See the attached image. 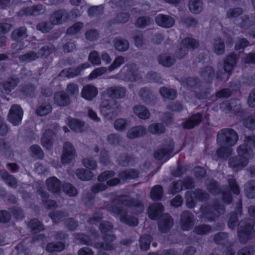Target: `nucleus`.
Segmentation results:
<instances>
[{"mask_svg":"<svg viewBox=\"0 0 255 255\" xmlns=\"http://www.w3.org/2000/svg\"><path fill=\"white\" fill-rule=\"evenodd\" d=\"M173 224V220L167 214H162L159 218L158 225L159 231L162 233H167L171 228Z\"/></svg>","mask_w":255,"mask_h":255,"instance_id":"obj_17","label":"nucleus"},{"mask_svg":"<svg viewBox=\"0 0 255 255\" xmlns=\"http://www.w3.org/2000/svg\"><path fill=\"white\" fill-rule=\"evenodd\" d=\"M243 124L248 128L250 129H255V113L245 119L243 120Z\"/></svg>","mask_w":255,"mask_h":255,"instance_id":"obj_63","label":"nucleus"},{"mask_svg":"<svg viewBox=\"0 0 255 255\" xmlns=\"http://www.w3.org/2000/svg\"><path fill=\"white\" fill-rule=\"evenodd\" d=\"M18 83V80L17 78H9L3 83V89L6 92H9L13 89Z\"/></svg>","mask_w":255,"mask_h":255,"instance_id":"obj_61","label":"nucleus"},{"mask_svg":"<svg viewBox=\"0 0 255 255\" xmlns=\"http://www.w3.org/2000/svg\"><path fill=\"white\" fill-rule=\"evenodd\" d=\"M19 91L25 97H32L36 95L35 87L31 84H26L21 86Z\"/></svg>","mask_w":255,"mask_h":255,"instance_id":"obj_37","label":"nucleus"},{"mask_svg":"<svg viewBox=\"0 0 255 255\" xmlns=\"http://www.w3.org/2000/svg\"><path fill=\"white\" fill-rule=\"evenodd\" d=\"M221 147L217 149L216 153L217 156L222 159H226L230 156L233 151L231 146L227 145H220Z\"/></svg>","mask_w":255,"mask_h":255,"instance_id":"obj_38","label":"nucleus"},{"mask_svg":"<svg viewBox=\"0 0 255 255\" xmlns=\"http://www.w3.org/2000/svg\"><path fill=\"white\" fill-rule=\"evenodd\" d=\"M49 217L55 223H58L63 220V219L68 216V213L65 211H55L50 212L49 214Z\"/></svg>","mask_w":255,"mask_h":255,"instance_id":"obj_43","label":"nucleus"},{"mask_svg":"<svg viewBox=\"0 0 255 255\" xmlns=\"http://www.w3.org/2000/svg\"><path fill=\"white\" fill-rule=\"evenodd\" d=\"M238 139L237 132L230 128L220 130L217 135V141L220 145L234 146L237 143Z\"/></svg>","mask_w":255,"mask_h":255,"instance_id":"obj_5","label":"nucleus"},{"mask_svg":"<svg viewBox=\"0 0 255 255\" xmlns=\"http://www.w3.org/2000/svg\"><path fill=\"white\" fill-rule=\"evenodd\" d=\"M133 113L139 119L142 120L148 119L150 113L146 107L143 105H137L133 108Z\"/></svg>","mask_w":255,"mask_h":255,"instance_id":"obj_30","label":"nucleus"},{"mask_svg":"<svg viewBox=\"0 0 255 255\" xmlns=\"http://www.w3.org/2000/svg\"><path fill=\"white\" fill-rule=\"evenodd\" d=\"M155 20L158 25L164 28L171 27L175 23V19L173 17L163 14H158Z\"/></svg>","mask_w":255,"mask_h":255,"instance_id":"obj_20","label":"nucleus"},{"mask_svg":"<svg viewBox=\"0 0 255 255\" xmlns=\"http://www.w3.org/2000/svg\"><path fill=\"white\" fill-rule=\"evenodd\" d=\"M200 80L196 78H188L182 82V85L187 88L189 90L196 88L199 84Z\"/></svg>","mask_w":255,"mask_h":255,"instance_id":"obj_59","label":"nucleus"},{"mask_svg":"<svg viewBox=\"0 0 255 255\" xmlns=\"http://www.w3.org/2000/svg\"><path fill=\"white\" fill-rule=\"evenodd\" d=\"M75 174L79 179L84 181L90 180L93 177L92 172L84 168L77 169L75 172Z\"/></svg>","mask_w":255,"mask_h":255,"instance_id":"obj_39","label":"nucleus"},{"mask_svg":"<svg viewBox=\"0 0 255 255\" xmlns=\"http://www.w3.org/2000/svg\"><path fill=\"white\" fill-rule=\"evenodd\" d=\"M70 17L69 14L64 9L55 11L50 16V20L53 24H58L66 21Z\"/></svg>","mask_w":255,"mask_h":255,"instance_id":"obj_21","label":"nucleus"},{"mask_svg":"<svg viewBox=\"0 0 255 255\" xmlns=\"http://www.w3.org/2000/svg\"><path fill=\"white\" fill-rule=\"evenodd\" d=\"M68 126L73 130L82 132L85 129V123L74 119H68Z\"/></svg>","mask_w":255,"mask_h":255,"instance_id":"obj_34","label":"nucleus"},{"mask_svg":"<svg viewBox=\"0 0 255 255\" xmlns=\"http://www.w3.org/2000/svg\"><path fill=\"white\" fill-rule=\"evenodd\" d=\"M199 43L195 39L186 37L181 42L180 47L175 52V56L178 59H182L187 54L189 49H195L198 47Z\"/></svg>","mask_w":255,"mask_h":255,"instance_id":"obj_7","label":"nucleus"},{"mask_svg":"<svg viewBox=\"0 0 255 255\" xmlns=\"http://www.w3.org/2000/svg\"><path fill=\"white\" fill-rule=\"evenodd\" d=\"M163 195L162 187L160 185L154 186L151 190L150 196L154 200H161Z\"/></svg>","mask_w":255,"mask_h":255,"instance_id":"obj_52","label":"nucleus"},{"mask_svg":"<svg viewBox=\"0 0 255 255\" xmlns=\"http://www.w3.org/2000/svg\"><path fill=\"white\" fill-rule=\"evenodd\" d=\"M252 147L255 148V136L246 137L244 143L237 148L238 156L229 159V167L235 171L241 170L246 167L254 156Z\"/></svg>","mask_w":255,"mask_h":255,"instance_id":"obj_2","label":"nucleus"},{"mask_svg":"<svg viewBox=\"0 0 255 255\" xmlns=\"http://www.w3.org/2000/svg\"><path fill=\"white\" fill-rule=\"evenodd\" d=\"M159 92L163 97L170 100L174 99L177 96V92L175 90L165 87L160 88Z\"/></svg>","mask_w":255,"mask_h":255,"instance_id":"obj_49","label":"nucleus"},{"mask_svg":"<svg viewBox=\"0 0 255 255\" xmlns=\"http://www.w3.org/2000/svg\"><path fill=\"white\" fill-rule=\"evenodd\" d=\"M237 62V55L232 53L228 55L224 61L225 72H219L217 73L216 78L219 80H227L231 72Z\"/></svg>","mask_w":255,"mask_h":255,"instance_id":"obj_8","label":"nucleus"},{"mask_svg":"<svg viewBox=\"0 0 255 255\" xmlns=\"http://www.w3.org/2000/svg\"><path fill=\"white\" fill-rule=\"evenodd\" d=\"M56 50L55 46L51 43L43 45L39 50L38 54L39 57H47Z\"/></svg>","mask_w":255,"mask_h":255,"instance_id":"obj_35","label":"nucleus"},{"mask_svg":"<svg viewBox=\"0 0 255 255\" xmlns=\"http://www.w3.org/2000/svg\"><path fill=\"white\" fill-rule=\"evenodd\" d=\"M23 111L21 108L18 105H12L8 115V120L13 126L19 125L21 122Z\"/></svg>","mask_w":255,"mask_h":255,"instance_id":"obj_10","label":"nucleus"},{"mask_svg":"<svg viewBox=\"0 0 255 255\" xmlns=\"http://www.w3.org/2000/svg\"><path fill=\"white\" fill-rule=\"evenodd\" d=\"M146 132V129L144 127L141 126H135L128 130L127 136L128 138L134 139L144 135Z\"/></svg>","mask_w":255,"mask_h":255,"instance_id":"obj_27","label":"nucleus"},{"mask_svg":"<svg viewBox=\"0 0 255 255\" xmlns=\"http://www.w3.org/2000/svg\"><path fill=\"white\" fill-rule=\"evenodd\" d=\"M47 189L52 193H59L61 188L60 181L56 177L52 176L46 181Z\"/></svg>","mask_w":255,"mask_h":255,"instance_id":"obj_26","label":"nucleus"},{"mask_svg":"<svg viewBox=\"0 0 255 255\" xmlns=\"http://www.w3.org/2000/svg\"><path fill=\"white\" fill-rule=\"evenodd\" d=\"M76 156L75 149L69 142H66L63 145L61 161L63 163H70Z\"/></svg>","mask_w":255,"mask_h":255,"instance_id":"obj_15","label":"nucleus"},{"mask_svg":"<svg viewBox=\"0 0 255 255\" xmlns=\"http://www.w3.org/2000/svg\"><path fill=\"white\" fill-rule=\"evenodd\" d=\"M39 58L38 53L33 51H30L24 55L19 57L20 61L30 62Z\"/></svg>","mask_w":255,"mask_h":255,"instance_id":"obj_51","label":"nucleus"},{"mask_svg":"<svg viewBox=\"0 0 255 255\" xmlns=\"http://www.w3.org/2000/svg\"><path fill=\"white\" fill-rule=\"evenodd\" d=\"M163 210V206L160 203H156L150 205L148 209L149 217L155 220Z\"/></svg>","mask_w":255,"mask_h":255,"instance_id":"obj_29","label":"nucleus"},{"mask_svg":"<svg viewBox=\"0 0 255 255\" xmlns=\"http://www.w3.org/2000/svg\"><path fill=\"white\" fill-rule=\"evenodd\" d=\"M129 122L126 119L120 118L116 120L114 123V128L118 131H123L129 126Z\"/></svg>","mask_w":255,"mask_h":255,"instance_id":"obj_53","label":"nucleus"},{"mask_svg":"<svg viewBox=\"0 0 255 255\" xmlns=\"http://www.w3.org/2000/svg\"><path fill=\"white\" fill-rule=\"evenodd\" d=\"M200 75L205 81L210 82L213 79L215 71L211 66H206L201 69Z\"/></svg>","mask_w":255,"mask_h":255,"instance_id":"obj_31","label":"nucleus"},{"mask_svg":"<svg viewBox=\"0 0 255 255\" xmlns=\"http://www.w3.org/2000/svg\"><path fill=\"white\" fill-rule=\"evenodd\" d=\"M254 224V221L249 218L243 220L240 222L238 234L241 243H245L249 240L255 237Z\"/></svg>","mask_w":255,"mask_h":255,"instance_id":"obj_4","label":"nucleus"},{"mask_svg":"<svg viewBox=\"0 0 255 255\" xmlns=\"http://www.w3.org/2000/svg\"><path fill=\"white\" fill-rule=\"evenodd\" d=\"M194 217L189 211H185L180 216V226L184 231L190 230L194 225Z\"/></svg>","mask_w":255,"mask_h":255,"instance_id":"obj_12","label":"nucleus"},{"mask_svg":"<svg viewBox=\"0 0 255 255\" xmlns=\"http://www.w3.org/2000/svg\"><path fill=\"white\" fill-rule=\"evenodd\" d=\"M98 93V89L96 87L87 84L83 87L81 94L84 99L91 101L97 96Z\"/></svg>","mask_w":255,"mask_h":255,"instance_id":"obj_22","label":"nucleus"},{"mask_svg":"<svg viewBox=\"0 0 255 255\" xmlns=\"http://www.w3.org/2000/svg\"><path fill=\"white\" fill-rule=\"evenodd\" d=\"M65 249V244L61 242H51L47 244L46 250L48 252H61Z\"/></svg>","mask_w":255,"mask_h":255,"instance_id":"obj_46","label":"nucleus"},{"mask_svg":"<svg viewBox=\"0 0 255 255\" xmlns=\"http://www.w3.org/2000/svg\"><path fill=\"white\" fill-rule=\"evenodd\" d=\"M90 67L88 63L81 64L78 67L66 69L62 71L61 74L68 78H73L81 74L83 70Z\"/></svg>","mask_w":255,"mask_h":255,"instance_id":"obj_18","label":"nucleus"},{"mask_svg":"<svg viewBox=\"0 0 255 255\" xmlns=\"http://www.w3.org/2000/svg\"><path fill=\"white\" fill-rule=\"evenodd\" d=\"M126 89L121 86H113L108 88L103 92V94L114 100V99H122L126 94Z\"/></svg>","mask_w":255,"mask_h":255,"instance_id":"obj_14","label":"nucleus"},{"mask_svg":"<svg viewBox=\"0 0 255 255\" xmlns=\"http://www.w3.org/2000/svg\"><path fill=\"white\" fill-rule=\"evenodd\" d=\"M189 8L193 13H200L203 8V2L201 0H189Z\"/></svg>","mask_w":255,"mask_h":255,"instance_id":"obj_44","label":"nucleus"},{"mask_svg":"<svg viewBox=\"0 0 255 255\" xmlns=\"http://www.w3.org/2000/svg\"><path fill=\"white\" fill-rule=\"evenodd\" d=\"M0 176L8 186L14 189L17 187V183L16 179L6 170H1L0 171Z\"/></svg>","mask_w":255,"mask_h":255,"instance_id":"obj_28","label":"nucleus"},{"mask_svg":"<svg viewBox=\"0 0 255 255\" xmlns=\"http://www.w3.org/2000/svg\"><path fill=\"white\" fill-rule=\"evenodd\" d=\"M100 107L101 114L108 119H112L117 116L121 111L119 103L113 99H104Z\"/></svg>","mask_w":255,"mask_h":255,"instance_id":"obj_6","label":"nucleus"},{"mask_svg":"<svg viewBox=\"0 0 255 255\" xmlns=\"http://www.w3.org/2000/svg\"><path fill=\"white\" fill-rule=\"evenodd\" d=\"M107 208L113 213L120 215L122 222L131 226H137L138 219L128 215L127 212L138 214L144 210L143 205L140 201L125 195L118 196L107 205Z\"/></svg>","mask_w":255,"mask_h":255,"instance_id":"obj_1","label":"nucleus"},{"mask_svg":"<svg viewBox=\"0 0 255 255\" xmlns=\"http://www.w3.org/2000/svg\"><path fill=\"white\" fill-rule=\"evenodd\" d=\"M148 131L152 134H161L165 131V127L161 123H153L148 127Z\"/></svg>","mask_w":255,"mask_h":255,"instance_id":"obj_56","label":"nucleus"},{"mask_svg":"<svg viewBox=\"0 0 255 255\" xmlns=\"http://www.w3.org/2000/svg\"><path fill=\"white\" fill-rule=\"evenodd\" d=\"M54 135V133L51 129L46 130L41 139L42 145L46 148H49L52 145Z\"/></svg>","mask_w":255,"mask_h":255,"instance_id":"obj_33","label":"nucleus"},{"mask_svg":"<svg viewBox=\"0 0 255 255\" xmlns=\"http://www.w3.org/2000/svg\"><path fill=\"white\" fill-rule=\"evenodd\" d=\"M27 36L26 28L25 27H20L14 30L11 33V37L14 40L23 39Z\"/></svg>","mask_w":255,"mask_h":255,"instance_id":"obj_50","label":"nucleus"},{"mask_svg":"<svg viewBox=\"0 0 255 255\" xmlns=\"http://www.w3.org/2000/svg\"><path fill=\"white\" fill-rule=\"evenodd\" d=\"M25 15L37 16L45 13L46 7L43 4L34 5L30 7H27L22 10Z\"/></svg>","mask_w":255,"mask_h":255,"instance_id":"obj_23","label":"nucleus"},{"mask_svg":"<svg viewBox=\"0 0 255 255\" xmlns=\"http://www.w3.org/2000/svg\"><path fill=\"white\" fill-rule=\"evenodd\" d=\"M242 200L241 199L237 202L236 205V212L232 213L230 216L228 223L229 228L234 229L237 224L238 215L242 214Z\"/></svg>","mask_w":255,"mask_h":255,"instance_id":"obj_25","label":"nucleus"},{"mask_svg":"<svg viewBox=\"0 0 255 255\" xmlns=\"http://www.w3.org/2000/svg\"><path fill=\"white\" fill-rule=\"evenodd\" d=\"M174 142L172 140L165 141L161 147L156 150L154 153V157L156 159L161 160L164 158H168L174 149Z\"/></svg>","mask_w":255,"mask_h":255,"instance_id":"obj_9","label":"nucleus"},{"mask_svg":"<svg viewBox=\"0 0 255 255\" xmlns=\"http://www.w3.org/2000/svg\"><path fill=\"white\" fill-rule=\"evenodd\" d=\"M207 189L209 192L214 195L219 194L221 191V188L218 183L215 180H210L207 183Z\"/></svg>","mask_w":255,"mask_h":255,"instance_id":"obj_54","label":"nucleus"},{"mask_svg":"<svg viewBox=\"0 0 255 255\" xmlns=\"http://www.w3.org/2000/svg\"><path fill=\"white\" fill-rule=\"evenodd\" d=\"M255 255V246H250L239 250L237 255Z\"/></svg>","mask_w":255,"mask_h":255,"instance_id":"obj_64","label":"nucleus"},{"mask_svg":"<svg viewBox=\"0 0 255 255\" xmlns=\"http://www.w3.org/2000/svg\"><path fill=\"white\" fill-rule=\"evenodd\" d=\"M138 96L141 101L146 105L154 104L156 97L152 90L147 87L141 88L138 92Z\"/></svg>","mask_w":255,"mask_h":255,"instance_id":"obj_11","label":"nucleus"},{"mask_svg":"<svg viewBox=\"0 0 255 255\" xmlns=\"http://www.w3.org/2000/svg\"><path fill=\"white\" fill-rule=\"evenodd\" d=\"M213 49L214 52L217 55H222L225 52V44L221 38L214 39L213 42Z\"/></svg>","mask_w":255,"mask_h":255,"instance_id":"obj_41","label":"nucleus"},{"mask_svg":"<svg viewBox=\"0 0 255 255\" xmlns=\"http://www.w3.org/2000/svg\"><path fill=\"white\" fill-rule=\"evenodd\" d=\"M103 242H99L96 241L94 244V247L97 249H102L104 250L111 251L115 249V246L112 242L116 239V237L113 234H106L103 236Z\"/></svg>","mask_w":255,"mask_h":255,"instance_id":"obj_13","label":"nucleus"},{"mask_svg":"<svg viewBox=\"0 0 255 255\" xmlns=\"http://www.w3.org/2000/svg\"><path fill=\"white\" fill-rule=\"evenodd\" d=\"M107 140L111 145H117L122 140V138L118 133H111L107 136Z\"/></svg>","mask_w":255,"mask_h":255,"instance_id":"obj_62","label":"nucleus"},{"mask_svg":"<svg viewBox=\"0 0 255 255\" xmlns=\"http://www.w3.org/2000/svg\"><path fill=\"white\" fill-rule=\"evenodd\" d=\"M153 22V20L148 16H140L135 21V25L139 28H144Z\"/></svg>","mask_w":255,"mask_h":255,"instance_id":"obj_58","label":"nucleus"},{"mask_svg":"<svg viewBox=\"0 0 255 255\" xmlns=\"http://www.w3.org/2000/svg\"><path fill=\"white\" fill-rule=\"evenodd\" d=\"M114 45L115 48L119 51H125L129 47L128 40L122 38H116L114 40Z\"/></svg>","mask_w":255,"mask_h":255,"instance_id":"obj_42","label":"nucleus"},{"mask_svg":"<svg viewBox=\"0 0 255 255\" xmlns=\"http://www.w3.org/2000/svg\"><path fill=\"white\" fill-rule=\"evenodd\" d=\"M245 192L248 198H255V180L249 181L246 184Z\"/></svg>","mask_w":255,"mask_h":255,"instance_id":"obj_48","label":"nucleus"},{"mask_svg":"<svg viewBox=\"0 0 255 255\" xmlns=\"http://www.w3.org/2000/svg\"><path fill=\"white\" fill-rule=\"evenodd\" d=\"M52 111V107L49 103L45 102L41 104L37 108L35 113L39 116H45Z\"/></svg>","mask_w":255,"mask_h":255,"instance_id":"obj_47","label":"nucleus"},{"mask_svg":"<svg viewBox=\"0 0 255 255\" xmlns=\"http://www.w3.org/2000/svg\"><path fill=\"white\" fill-rule=\"evenodd\" d=\"M202 212L200 218L204 222H211L225 213V207L219 203L218 200H214L213 204L203 205L200 208Z\"/></svg>","mask_w":255,"mask_h":255,"instance_id":"obj_3","label":"nucleus"},{"mask_svg":"<svg viewBox=\"0 0 255 255\" xmlns=\"http://www.w3.org/2000/svg\"><path fill=\"white\" fill-rule=\"evenodd\" d=\"M28 227L32 232L36 233L43 230V225L36 219L31 220Z\"/></svg>","mask_w":255,"mask_h":255,"instance_id":"obj_60","label":"nucleus"},{"mask_svg":"<svg viewBox=\"0 0 255 255\" xmlns=\"http://www.w3.org/2000/svg\"><path fill=\"white\" fill-rule=\"evenodd\" d=\"M99 234L97 231H94L91 235L90 237L88 236L77 234L75 235V238L78 240L80 243L88 246H93L94 247V244L96 243V241L99 239Z\"/></svg>","mask_w":255,"mask_h":255,"instance_id":"obj_16","label":"nucleus"},{"mask_svg":"<svg viewBox=\"0 0 255 255\" xmlns=\"http://www.w3.org/2000/svg\"><path fill=\"white\" fill-rule=\"evenodd\" d=\"M39 194L42 198L44 206L49 209L55 208L57 207V203L54 200H48L49 197L48 194L45 191H40Z\"/></svg>","mask_w":255,"mask_h":255,"instance_id":"obj_40","label":"nucleus"},{"mask_svg":"<svg viewBox=\"0 0 255 255\" xmlns=\"http://www.w3.org/2000/svg\"><path fill=\"white\" fill-rule=\"evenodd\" d=\"M203 116L201 113H196L187 119L182 123L184 128L191 129L198 125L202 120Z\"/></svg>","mask_w":255,"mask_h":255,"instance_id":"obj_24","label":"nucleus"},{"mask_svg":"<svg viewBox=\"0 0 255 255\" xmlns=\"http://www.w3.org/2000/svg\"><path fill=\"white\" fill-rule=\"evenodd\" d=\"M158 62L164 66L170 67L175 62L174 57L170 55L163 54L158 56Z\"/></svg>","mask_w":255,"mask_h":255,"instance_id":"obj_36","label":"nucleus"},{"mask_svg":"<svg viewBox=\"0 0 255 255\" xmlns=\"http://www.w3.org/2000/svg\"><path fill=\"white\" fill-rule=\"evenodd\" d=\"M139 172L134 169H129L122 171L119 174V176L121 179L123 180H127L129 179H133L138 177Z\"/></svg>","mask_w":255,"mask_h":255,"instance_id":"obj_32","label":"nucleus"},{"mask_svg":"<svg viewBox=\"0 0 255 255\" xmlns=\"http://www.w3.org/2000/svg\"><path fill=\"white\" fill-rule=\"evenodd\" d=\"M151 237L149 235H144L139 239L140 249L143 251H147L149 249Z\"/></svg>","mask_w":255,"mask_h":255,"instance_id":"obj_55","label":"nucleus"},{"mask_svg":"<svg viewBox=\"0 0 255 255\" xmlns=\"http://www.w3.org/2000/svg\"><path fill=\"white\" fill-rule=\"evenodd\" d=\"M188 195H189L191 197L203 201L208 199V194L204 191L201 189H196L194 191L188 192Z\"/></svg>","mask_w":255,"mask_h":255,"instance_id":"obj_45","label":"nucleus"},{"mask_svg":"<svg viewBox=\"0 0 255 255\" xmlns=\"http://www.w3.org/2000/svg\"><path fill=\"white\" fill-rule=\"evenodd\" d=\"M65 92L70 97L75 98L79 94V87L78 85L73 83L68 84Z\"/></svg>","mask_w":255,"mask_h":255,"instance_id":"obj_57","label":"nucleus"},{"mask_svg":"<svg viewBox=\"0 0 255 255\" xmlns=\"http://www.w3.org/2000/svg\"><path fill=\"white\" fill-rule=\"evenodd\" d=\"M53 99L54 103L60 107L67 106L71 103L70 96L64 91L56 92Z\"/></svg>","mask_w":255,"mask_h":255,"instance_id":"obj_19","label":"nucleus"}]
</instances>
